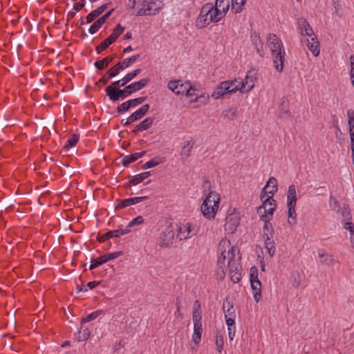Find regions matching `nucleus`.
Returning <instances> with one entry per match:
<instances>
[{
  "instance_id": "nucleus-31",
  "label": "nucleus",
  "mask_w": 354,
  "mask_h": 354,
  "mask_svg": "<svg viewBox=\"0 0 354 354\" xmlns=\"http://www.w3.org/2000/svg\"><path fill=\"white\" fill-rule=\"evenodd\" d=\"M153 120V118H147L136 127L133 131L136 132L148 129L152 125Z\"/></svg>"
},
{
  "instance_id": "nucleus-2",
  "label": "nucleus",
  "mask_w": 354,
  "mask_h": 354,
  "mask_svg": "<svg viewBox=\"0 0 354 354\" xmlns=\"http://www.w3.org/2000/svg\"><path fill=\"white\" fill-rule=\"evenodd\" d=\"M221 195L215 190H210L204 196L201 205V213L207 220H214L219 209Z\"/></svg>"
},
{
  "instance_id": "nucleus-63",
  "label": "nucleus",
  "mask_w": 354,
  "mask_h": 354,
  "mask_svg": "<svg viewBox=\"0 0 354 354\" xmlns=\"http://www.w3.org/2000/svg\"><path fill=\"white\" fill-rule=\"evenodd\" d=\"M96 21H97V24L100 25V27L106 22L104 17H100Z\"/></svg>"
},
{
  "instance_id": "nucleus-23",
  "label": "nucleus",
  "mask_w": 354,
  "mask_h": 354,
  "mask_svg": "<svg viewBox=\"0 0 354 354\" xmlns=\"http://www.w3.org/2000/svg\"><path fill=\"white\" fill-rule=\"evenodd\" d=\"M108 3H105L98 7L90 12L86 17V22L91 23L102 15L108 8Z\"/></svg>"
},
{
  "instance_id": "nucleus-42",
  "label": "nucleus",
  "mask_w": 354,
  "mask_h": 354,
  "mask_svg": "<svg viewBox=\"0 0 354 354\" xmlns=\"http://www.w3.org/2000/svg\"><path fill=\"white\" fill-rule=\"evenodd\" d=\"M106 91L107 95H109L110 100L112 101H116L120 98V95L118 94V88L113 86H108L106 88Z\"/></svg>"
},
{
  "instance_id": "nucleus-3",
  "label": "nucleus",
  "mask_w": 354,
  "mask_h": 354,
  "mask_svg": "<svg viewBox=\"0 0 354 354\" xmlns=\"http://www.w3.org/2000/svg\"><path fill=\"white\" fill-rule=\"evenodd\" d=\"M133 2L132 8L136 16H149L158 14L163 8L159 0H129Z\"/></svg>"
},
{
  "instance_id": "nucleus-15",
  "label": "nucleus",
  "mask_w": 354,
  "mask_h": 354,
  "mask_svg": "<svg viewBox=\"0 0 354 354\" xmlns=\"http://www.w3.org/2000/svg\"><path fill=\"white\" fill-rule=\"evenodd\" d=\"M277 191V180L274 177H270L266 183V185L263 187L261 196L268 197L269 195H272V198H273V195Z\"/></svg>"
},
{
  "instance_id": "nucleus-59",
  "label": "nucleus",
  "mask_w": 354,
  "mask_h": 354,
  "mask_svg": "<svg viewBox=\"0 0 354 354\" xmlns=\"http://www.w3.org/2000/svg\"><path fill=\"white\" fill-rule=\"evenodd\" d=\"M100 28V25L97 24V21H95L89 28L88 32L90 34L95 33Z\"/></svg>"
},
{
  "instance_id": "nucleus-48",
  "label": "nucleus",
  "mask_w": 354,
  "mask_h": 354,
  "mask_svg": "<svg viewBox=\"0 0 354 354\" xmlns=\"http://www.w3.org/2000/svg\"><path fill=\"white\" fill-rule=\"evenodd\" d=\"M184 90V95L187 97H193L195 96V91L196 89L191 85L189 82H187L186 86Z\"/></svg>"
},
{
  "instance_id": "nucleus-39",
  "label": "nucleus",
  "mask_w": 354,
  "mask_h": 354,
  "mask_svg": "<svg viewBox=\"0 0 354 354\" xmlns=\"http://www.w3.org/2000/svg\"><path fill=\"white\" fill-rule=\"evenodd\" d=\"M151 176V173L149 171H146L138 174L131 180L130 183L133 185H136L140 183H141L145 179L149 178Z\"/></svg>"
},
{
  "instance_id": "nucleus-56",
  "label": "nucleus",
  "mask_w": 354,
  "mask_h": 354,
  "mask_svg": "<svg viewBox=\"0 0 354 354\" xmlns=\"http://www.w3.org/2000/svg\"><path fill=\"white\" fill-rule=\"evenodd\" d=\"M344 228L349 231L351 237L354 236V223L351 222H346L344 224Z\"/></svg>"
},
{
  "instance_id": "nucleus-14",
  "label": "nucleus",
  "mask_w": 354,
  "mask_h": 354,
  "mask_svg": "<svg viewBox=\"0 0 354 354\" xmlns=\"http://www.w3.org/2000/svg\"><path fill=\"white\" fill-rule=\"evenodd\" d=\"M174 241V232L171 228H167L160 234L158 242L160 246L167 248L171 246Z\"/></svg>"
},
{
  "instance_id": "nucleus-20",
  "label": "nucleus",
  "mask_w": 354,
  "mask_h": 354,
  "mask_svg": "<svg viewBox=\"0 0 354 354\" xmlns=\"http://www.w3.org/2000/svg\"><path fill=\"white\" fill-rule=\"evenodd\" d=\"M149 82L150 79L149 77L143 78L138 82H135L128 85L127 89L129 90V92L131 94L133 92L141 90L142 88L147 86Z\"/></svg>"
},
{
  "instance_id": "nucleus-5",
  "label": "nucleus",
  "mask_w": 354,
  "mask_h": 354,
  "mask_svg": "<svg viewBox=\"0 0 354 354\" xmlns=\"http://www.w3.org/2000/svg\"><path fill=\"white\" fill-rule=\"evenodd\" d=\"M222 18L211 3L204 5L196 21V26L198 28H203L211 23H216Z\"/></svg>"
},
{
  "instance_id": "nucleus-36",
  "label": "nucleus",
  "mask_w": 354,
  "mask_h": 354,
  "mask_svg": "<svg viewBox=\"0 0 354 354\" xmlns=\"http://www.w3.org/2000/svg\"><path fill=\"white\" fill-rule=\"evenodd\" d=\"M141 70L140 68L136 69L133 71H131L127 74L122 80V83L120 84L121 86H124L126 84L131 81L133 78H135L140 73Z\"/></svg>"
},
{
  "instance_id": "nucleus-46",
  "label": "nucleus",
  "mask_w": 354,
  "mask_h": 354,
  "mask_svg": "<svg viewBox=\"0 0 354 354\" xmlns=\"http://www.w3.org/2000/svg\"><path fill=\"white\" fill-rule=\"evenodd\" d=\"M112 59H113L112 57H106L104 59H103L102 60L95 62V66L98 69L104 68L109 65V64L112 61Z\"/></svg>"
},
{
  "instance_id": "nucleus-7",
  "label": "nucleus",
  "mask_w": 354,
  "mask_h": 354,
  "mask_svg": "<svg viewBox=\"0 0 354 354\" xmlns=\"http://www.w3.org/2000/svg\"><path fill=\"white\" fill-rule=\"evenodd\" d=\"M200 231V225L196 222L183 221L178 227L180 239H188L197 235Z\"/></svg>"
},
{
  "instance_id": "nucleus-11",
  "label": "nucleus",
  "mask_w": 354,
  "mask_h": 354,
  "mask_svg": "<svg viewBox=\"0 0 354 354\" xmlns=\"http://www.w3.org/2000/svg\"><path fill=\"white\" fill-rule=\"evenodd\" d=\"M267 45L272 52V55L279 53H285L281 41L274 34H270L267 39Z\"/></svg>"
},
{
  "instance_id": "nucleus-8",
  "label": "nucleus",
  "mask_w": 354,
  "mask_h": 354,
  "mask_svg": "<svg viewBox=\"0 0 354 354\" xmlns=\"http://www.w3.org/2000/svg\"><path fill=\"white\" fill-rule=\"evenodd\" d=\"M193 322H194V333L192 337V343L194 344V346L192 348H196L198 347L202 336L203 327L201 322V315L198 311H194L193 313Z\"/></svg>"
},
{
  "instance_id": "nucleus-25",
  "label": "nucleus",
  "mask_w": 354,
  "mask_h": 354,
  "mask_svg": "<svg viewBox=\"0 0 354 354\" xmlns=\"http://www.w3.org/2000/svg\"><path fill=\"white\" fill-rule=\"evenodd\" d=\"M254 300L259 302L261 297V283L259 280L250 282Z\"/></svg>"
},
{
  "instance_id": "nucleus-64",
  "label": "nucleus",
  "mask_w": 354,
  "mask_h": 354,
  "mask_svg": "<svg viewBox=\"0 0 354 354\" xmlns=\"http://www.w3.org/2000/svg\"><path fill=\"white\" fill-rule=\"evenodd\" d=\"M84 0H82V3H76L74 7L76 10H80L84 5Z\"/></svg>"
},
{
  "instance_id": "nucleus-28",
  "label": "nucleus",
  "mask_w": 354,
  "mask_h": 354,
  "mask_svg": "<svg viewBox=\"0 0 354 354\" xmlns=\"http://www.w3.org/2000/svg\"><path fill=\"white\" fill-rule=\"evenodd\" d=\"M223 306L225 319L236 317L235 309L230 301L227 299L224 301Z\"/></svg>"
},
{
  "instance_id": "nucleus-24",
  "label": "nucleus",
  "mask_w": 354,
  "mask_h": 354,
  "mask_svg": "<svg viewBox=\"0 0 354 354\" xmlns=\"http://www.w3.org/2000/svg\"><path fill=\"white\" fill-rule=\"evenodd\" d=\"M226 83H228L229 90H230L231 93H236V91H240L241 93H244L245 91H243V84H241V79L234 78L231 80L225 81Z\"/></svg>"
},
{
  "instance_id": "nucleus-54",
  "label": "nucleus",
  "mask_w": 354,
  "mask_h": 354,
  "mask_svg": "<svg viewBox=\"0 0 354 354\" xmlns=\"http://www.w3.org/2000/svg\"><path fill=\"white\" fill-rule=\"evenodd\" d=\"M350 65H351L350 77L351 80L352 84L354 86V55H352L350 57Z\"/></svg>"
},
{
  "instance_id": "nucleus-53",
  "label": "nucleus",
  "mask_w": 354,
  "mask_h": 354,
  "mask_svg": "<svg viewBox=\"0 0 354 354\" xmlns=\"http://www.w3.org/2000/svg\"><path fill=\"white\" fill-rule=\"evenodd\" d=\"M146 100V97H140L129 100L131 107H135L142 104Z\"/></svg>"
},
{
  "instance_id": "nucleus-17",
  "label": "nucleus",
  "mask_w": 354,
  "mask_h": 354,
  "mask_svg": "<svg viewBox=\"0 0 354 354\" xmlns=\"http://www.w3.org/2000/svg\"><path fill=\"white\" fill-rule=\"evenodd\" d=\"M228 83L223 81L218 84L213 91L211 97L214 100H218L220 97L227 94H231L230 90H229Z\"/></svg>"
},
{
  "instance_id": "nucleus-58",
  "label": "nucleus",
  "mask_w": 354,
  "mask_h": 354,
  "mask_svg": "<svg viewBox=\"0 0 354 354\" xmlns=\"http://www.w3.org/2000/svg\"><path fill=\"white\" fill-rule=\"evenodd\" d=\"M255 280H259L257 269L256 268H252L250 269V282Z\"/></svg>"
},
{
  "instance_id": "nucleus-37",
  "label": "nucleus",
  "mask_w": 354,
  "mask_h": 354,
  "mask_svg": "<svg viewBox=\"0 0 354 354\" xmlns=\"http://www.w3.org/2000/svg\"><path fill=\"white\" fill-rule=\"evenodd\" d=\"M124 30V27L122 26L120 24H117L112 34L108 37L109 39L111 42L113 43Z\"/></svg>"
},
{
  "instance_id": "nucleus-44",
  "label": "nucleus",
  "mask_w": 354,
  "mask_h": 354,
  "mask_svg": "<svg viewBox=\"0 0 354 354\" xmlns=\"http://www.w3.org/2000/svg\"><path fill=\"white\" fill-rule=\"evenodd\" d=\"M163 162H164V160L162 158H153V159L150 160L149 161L145 162L143 165L142 168L146 169L154 167Z\"/></svg>"
},
{
  "instance_id": "nucleus-60",
  "label": "nucleus",
  "mask_w": 354,
  "mask_h": 354,
  "mask_svg": "<svg viewBox=\"0 0 354 354\" xmlns=\"http://www.w3.org/2000/svg\"><path fill=\"white\" fill-rule=\"evenodd\" d=\"M90 335H91V332H90L89 329L88 328H84L81 332V337H80V338L82 339V340H86V339H88L90 337Z\"/></svg>"
},
{
  "instance_id": "nucleus-18",
  "label": "nucleus",
  "mask_w": 354,
  "mask_h": 354,
  "mask_svg": "<svg viewBox=\"0 0 354 354\" xmlns=\"http://www.w3.org/2000/svg\"><path fill=\"white\" fill-rule=\"evenodd\" d=\"M149 105L146 104L143 105L142 107L138 109L134 113H133L124 123V125H128L135 121H137L142 118L149 111Z\"/></svg>"
},
{
  "instance_id": "nucleus-43",
  "label": "nucleus",
  "mask_w": 354,
  "mask_h": 354,
  "mask_svg": "<svg viewBox=\"0 0 354 354\" xmlns=\"http://www.w3.org/2000/svg\"><path fill=\"white\" fill-rule=\"evenodd\" d=\"M348 133L354 132V111L349 109L347 111Z\"/></svg>"
},
{
  "instance_id": "nucleus-52",
  "label": "nucleus",
  "mask_w": 354,
  "mask_h": 354,
  "mask_svg": "<svg viewBox=\"0 0 354 354\" xmlns=\"http://www.w3.org/2000/svg\"><path fill=\"white\" fill-rule=\"evenodd\" d=\"M100 315V311H95L82 319V323L90 322L96 319Z\"/></svg>"
},
{
  "instance_id": "nucleus-47",
  "label": "nucleus",
  "mask_w": 354,
  "mask_h": 354,
  "mask_svg": "<svg viewBox=\"0 0 354 354\" xmlns=\"http://www.w3.org/2000/svg\"><path fill=\"white\" fill-rule=\"evenodd\" d=\"M253 41L254 42L257 53L259 54L260 56L263 55V44L260 39V38L257 36H255L253 39Z\"/></svg>"
},
{
  "instance_id": "nucleus-50",
  "label": "nucleus",
  "mask_w": 354,
  "mask_h": 354,
  "mask_svg": "<svg viewBox=\"0 0 354 354\" xmlns=\"http://www.w3.org/2000/svg\"><path fill=\"white\" fill-rule=\"evenodd\" d=\"M79 140V137L76 135H73L66 142V144L64 145L65 149H69L73 146H75Z\"/></svg>"
},
{
  "instance_id": "nucleus-16",
  "label": "nucleus",
  "mask_w": 354,
  "mask_h": 354,
  "mask_svg": "<svg viewBox=\"0 0 354 354\" xmlns=\"http://www.w3.org/2000/svg\"><path fill=\"white\" fill-rule=\"evenodd\" d=\"M187 83V81L183 82L180 80H171L167 84V88L176 95H184V90H185V88Z\"/></svg>"
},
{
  "instance_id": "nucleus-10",
  "label": "nucleus",
  "mask_w": 354,
  "mask_h": 354,
  "mask_svg": "<svg viewBox=\"0 0 354 354\" xmlns=\"http://www.w3.org/2000/svg\"><path fill=\"white\" fill-rule=\"evenodd\" d=\"M139 57V55H133L129 58L124 59L122 62H118L109 71L108 73L109 78H112L116 76L119 73L120 71L128 68L131 64L136 62Z\"/></svg>"
},
{
  "instance_id": "nucleus-62",
  "label": "nucleus",
  "mask_w": 354,
  "mask_h": 354,
  "mask_svg": "<svg viewBox=\"0 0 354 354\" xmlns=\"http://www.w3.org/2000/svg\"><path fill=\"white\" fill-rule=\"evenodd\" d=\"M100 283L99 281H91V282H88L87 283V287L89 288V289H93L94 288H95L98 284Z\"/></svg>"
},
{
  "instance_id": "nucleus-30",
  "label": "nucleus",
  "mask_w": 354,
  "mask_h": 354,
  "mask_svg": "<svg viewBox=\"0 0 354 354\" xmlns=\"http://www.w3.org/2000/svg\"><path fill=\"white\" fill-rule=\"evenodd\" d=\"M295 206L287 205L288 207V223L290 225H295L297 223V215L295 212Z\"/></svg>"
},
{
  "instance_id": "nucleus-1",
  "label": "nucleus",
  "mask_w": 354,
  "mask_h": 354,
  "mask_svg": "<svg viewBox=\"0 0 354 354\" xmlns=\"http://www.w3.org/2000/svg\"><path fill=\"white\" fill-rule=\"evenodd\" d=\"M219 250L221 254L218 259V277L223 279L228 272L231 280L234 283L239 282L241 278V267L236 249L232 246L228 239H223L219 243Z\"/></svg>"
},
{
  "instance_id": "nucleus-12",
  "label": "nucleus",
  "mask_w": 354,
  "mask_h": 354,
  "mask_svg": "<svg viewBox=\"0 0 354 354\" xmlns=\"http://www.w3.org/2000/svg\"><path fill=\"white\" fill-rule=\"evenodd\" d=\"M257 81V76L256 73L248 71L244 80H241V84H243V91H245V93H248L252 91Z\"/></svg>"
},
{
  "instance_id": "nucleus-9",
  "label": "nucleus",
  "mask_w": 354,
  "mask_h": 354,
  "mask_svg": "<svg viewBox=\"0 0 354 354\" xmlns=\"http://www.w3.org/2000/svg\"><path fill=\"white\" fill-rule=\"evenodd\" d=\"M240 218V214L235 209L229 210L225 218V230L234 232L239 225Z\"/></svg>"
},
{
  "instance_id": "nucleus-33",
  "label": "nucleus",
  "mask_w": 354,
  "mask_h": 354,
  "mask_svg": "<svg viewBox=\"0 0 354 354\" xmlns=\"http://www.w3.org/2000/svg\"><path fill=\"white\" fill-rule=\"evenodd\" d=\"M301 281L302 276L299 272L294 271L292 272L290 277V283L292 287H294L295 288H299L301 283Z\"/></svg>"
},
{
  "instance_id": "nucleus-45",
  "label": "nucleus",
  "mask_w": 354,
  "mask_h": 354,
  "mask_svg": "<svg viewBox=\"0 0 354 354\" xmlns=\"http://www.w3.org/2000/svg\"><path fill=\"white\" fill-rule=\"evenodd\" d=\"M215 343H216V351H218V353H221L223 349V344H224L223 336L222 334H221V333L216 334Z\"/></svg>"
},
{
  "instance_id": "nucleus-51",
  "label": "nucleus",
  "mask_w": 354,
  "mask_h": 354,
  "mask_svg": "<svg viewBox=\"0 0 354 354\" xmlns=\"http://www.w3.org/2000/svg\"><path fill=\"white\" fill-rule=\"evenodd\" d=\"M112 42L109 39V38H106L105 40H104L96 48V50L97 53H100L104 49H106L109 46H110Z\"/></svg>"
},
{
  "instance_id": "nucleus-19",
  "label": "nucleus",
  "mask_w": 354,
  "mask_h": 354,
  "mask_svg": "<svg viewBox=\"0 0 354 354\" xmlns=\"http://www.w3.org/2000/svg\"><path fill=\"white\" fill-rule=\"evenodd\" d=\"M230 6V0H216L214 8L223 19L229 10Z\"/></svg>"
},
{
  "instance_id": "nucleus-57",
  "label": "nucleus",
  "mask_w": 354,
  "mask_h": 354,
  "mask_svg": "<svg viewBox=\"0 0 354 354\" xmlns=\"http://www.w3.org/2000/svg\"><path fill=\"white\" fill-rule=\"evenodd\" d=\"M129 108H131L129 100L122 103L120 106L118 107V112L122 113L127 111Z\"/></svg>"
},
{
  "instance_id": "nucleus-29",
  "label": "nucleus",
  "mask_w": 354,
  "mask_h": 354,
  "mask_svg": "<svg viewBox=\"0 0 354 354\" xmlns=\"http://www.w3.org/2000/svg\"><path fill=\"white\" fill-rule=\"evenodd\" d=\"M147 199V196H140V197H134L129 198L122 201L121 205H119L118 207H125L131 205H134L138 203H140L145 200Z\"/></svg>"
},
{
  "instance_id": "nucleus-55",
  "label": "nucleus",
  "mask_w": 354,
  "mask_h": 354,
  "mask_svg": "<svg viewBox=\"0 0 354 354\" xmlns=\"http://www.w3.org/2000/svg\"><path fill=\"white\" fill-rule=\"evenodd\" d=\"M142 223H143V219H142V216H137L136 218H133L132 221H131L129 223L127 228L129 229V227H133L134 225H140Z\"/></svg>"
},
{
  "instance_id": "nucleus-4",
  "label": "nucleus",
  "mask_w": 354,
  "mask_h": 354,
  "mask_svg": "<svg viewBox=\"0 0 354 354\" xmlns=\"http://www.w3.org/2000/svg\"><path fill=\"white\" fill-rule=\"evenodd\" d=\"M297 25L300 34L303 37H307L306 44L308 49L314 56H318L320 52L319 42L318 41L317 36L312 27L307 20L304 18H301L297 20Z\"/></svg>"
},
{
  "instance_id": "nucleus-41",
  "label": "nucleus",
  "mask_w": 354,
  "mask_h": 354,
  "mask_svg": "<svg viewBox=\"0 0 354 354\" xmlns=\"http://www.w3.org/2000/svg\"><path fill=\"white\" fill-rule=\"evenodd\" d=\"M145 151H142V152H138V153H136L134 154H132V155H129V156H125L124 158H123V163L124 165H128L131 162H133L134 161H136V160H138V158H141L144 154H145Z\"/></svg>"
},
{
  "instance_id": "nucleus-26",
  "label": "nucleus",
  "mask_w": 354,
  "mask_h": 354,
  "mask_svg": "<svg viewBox=\"0 0 354 354\" xmlns=\"http://www.w3.org/2000/svg\"><path fill=\"white\" fill-rule=\"evenodd\" d=\"M225 323L227 327L228 337L230 341H232L236 333L235 317L225 319Z\"/></svg>"
},
{
  "instance_id": "nucleus-6",
  "label": "nucleus",
  "mask_w": 354,
  "mask_h": 354,
  "mask_svg": "<svg viewBox=\"0 0 354 354\" xmlns=\"http://www.w3.org/2000/svg\"><path fill=\"white\" fill-rule=\"evenodd\" d=\"M262 205L257 208V214L261 221H270L277 207L276 201L272 195L268 197L261 196Z\"/></svg>"
},
{
  "instance_id": "nucleus-34",
  "label": "nucleus",
  "mask_w": 354,
  "mask_h": 354,
  "mask_svg": "<svg viewBox=\"0 0 354 354\" xmlns=\"http://www.w3.org/2000/svg\"><path fill=\"white\" fill-rule=\"evenodd\" d=\"M130 232L129 229H119L116 230L109 231L107 233L105 234V238L106 239H110L111 237H120L122 235L126 234Z\"/></svg>"
},
{
  "instance_id": "nucleus-35",
  "label": "nucleus",
  "mask_w": 354,
  "mask_h": 354,
  "mask_svg": "<svg viewBox=\"0 0 354 354\" xmlns=\"http://www.w3.org/2000/svg\"><path fill=\"white\" fill-rule=\"evenodd\" d=\"M193 142L191 140H187L184 142L181 150V156L184 158H187L190 155V153L193 148Z\"/></svg>"
},
{
  "instance_id": "nucleus-61",
  "label": "nucleus",
  "mask_w": 354,
  "mask_h": 354,
  "mask_svg": "<svg viewBox=\"0 0 354 354\" xmlns=\"http://www.w3.org/2000/svg\"><path fill=\"white\" fill-rule=\"evenodd\" d=\"M118 94L120 95V97H127L129 96L131 93L129 92V90L127 89V86L124 89H119L118 88Z\"/></svg>"
},
{
  "instance_id": "nucleus-13",
  "label": "nucleus",
  "mask_w": 354,
  "mask_h": 354,
  "mask_svg": "<svg viewBox=\"0 0 354 354\" xmlns=\"http://www.w3.org/2000/svg\"><path fill=\"white\" fill-rule=\"evenodd\" d=\"M122 254V252L118 251V252L109 253V254H106L103 256H101L99 258L91 261L89 268H90V270H93V269L98 267L101 264L107 262L109 260L116 259V258L120 257Z\"/></svg>"
},
{
  "instance_id": "nucleus-21",
  "label": "nucleus",
  "mask_w": 354,
  "mask_h": 354,
  "mask_svg": "<svg viewBox=\"0 0 354 354\" xmlns=\"http://www.w3.org/2000/svg\"><path fill=\"white\" fill-rule=\"evenodd\" d=\"M284 55L285 53H279L272 55L274 67L279 73H281L283 69Z\"/></svg>"
},
{
  "instance_id": "nucleus-32",
  "label": "nucleus",
  "mask_w": 354,
  "mask_h": 354,
  "mask_svg": "<svg viewBox=\"0 0 354 354\" xmlns=\"http://www.w3.org/2000/svg\"><path fill=\"white\" fill-rule=\"evenodd\" d=\"M264 222V225L263 227V234L264 239L266 238H272L273 237V226L272 223L270 222V221H263Z\"/></svg>"
},
{
  "instance_id": "nucleus-40",
  "label": "nucleus",
  "mask_w": 354,
  "mask_h": 354,
  "mask_svg": "<svg viewBox=\"0 0 354 354\" xmlns=\"http://www.w3.org/2000/svg\"><path fill=\"white\" fill-rule=\"evenodd\" d=\"M266 248L270 257L274 256L275 252V244L272 238L264 239Z\"/></svg>"
},
{
  "instance_id": "nucleus-49",
  "label": "nucleus",
  "mask_w": 354,
  "mask_h": 354,
  "mask_svg": "<svg viewBox=\"0 0 354 354\" xmlns=\"http://www.w3.org/2000/svg\"><path fill=\"white\" fill-rule=\"evenodd\" d=\"M210 96L205 93H201L196 95V100H198V106L205 105L209 102Z\"/></svg>"
},
{
  "instance_id": "nucleus-27",
  "label": "nucleus",
  "mask_w": 354,
  "mask_h": 354,
  "mask_svg": "<svg viewBox=\"0 0 354 354\" xmlns=\"http://www.w3.org/2000/svg\"><path fill=\"white\" fill-rule=\"evenodd\" d=\"M297 200L296 187L295 185H290L287 192V205H296Z\"/></svg>"
},
{
  "instance_id": "nucleus-38",
  "label": "nucleus",
  "mask_w": 354,
  "mask_h": 354,
  "mask_svg": "<svg viewBox=\"0 0 354 354\" xmlns=\"http://www.w3.org/2000/svg\"><path fill=\"white\" fill-rule=\"evenodd\" d=\"M246 0H231L232 11L234 13L241 12Z\"/></svg>"
},
{
  "instance_id": "nucleus-22",
  "label": "nucleus",
  "mask_w": 354,
  "mask_h": 354,
  "mask_svg": "<svg viewBox=\"0 0 354 354\" xmlns=\"http://www.w3.org/2000/svg\"><path fill=\"white\" fill-rule=\"evenodd\" d=\"M318 257L321 263L325 266H331L335 263L333 255L328 254L323 250L319 251Z\"/></svg>"
}]
</instances>
